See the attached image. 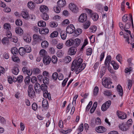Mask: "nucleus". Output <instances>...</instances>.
Returning <instances> with one entry per match:
<instances>
[{"mask_svg": "<svg viewBox=\"0 0 134 134\" xmlns=\"http://www.w3.org/2000/svg\"><path fill=\"white\" fill-rule=\"evenodd\" d=\"M82 59L81 58H79L78 60H75L72 64L71 70L72 71L76 70L75 73L78 74L83 70L85 68L86 64L85 63H82Z\"/></svg>", "mask_w": 134, "mask_h": 134, "instance_id": "1", "label": "nucleus"}, {"mask_svg": "<svg viewBox=\"0 0 134 134\" xmlns=\"http://www.w3.org/2000/svg\"><path fill=\"white\" fill-rule=\"evenodd\" d=\"M85 10L86 12L88 14L94 21H95L98 20L99 16L96 13H93L91 10L87 8H85Z\"/></svg>", "mask_w": 134, "mask_h": 134, "instance_id": "2", "label": "nucleus"}, {"mask_svg": "<svg viewBox=\"0 0 134 134\" xmlns=\"http://www.w3.org/2000/svg\"><path fill=\"white\" fill-rule=\"evenodd\" d=\"M111 83L112 82L110 79L105 78L102 79V84L105 87L108 88H111Z\"/></svg>", "mask_w": 134, "mask_h": 134, "instance_id": "3", "label": "nucleus"}, {"mask_svg": "<svg viewBox=\"0 0 134 134\" xmlns=\"http://www.w3.org/2000/svg\"><path fill=\"white\" fill-rule=\"evenodd\" d=\"M129 19L128 20V21H129V22L125 24L124 28L125 29H129L131 26V24H132V28H133L134 27L132 16L131 14H130L129 15Z\"/></svg>", "mask_w": 134, "mask_h": 134, "instance_id": "4", "label": "nucleus"}, {"mask_svg": "<svg viewBox=\"0 0 134 134\" xmlns=\"http://www.w3.org/2000/svg\"><path fill=\"white\" fill-rule=\"evenodd\" d=\"M111 103V101L108 100L103 104L101 107V109L103 111H106L110 107Z\"/></svg>", "mask_w": 134, "mask_h": 134, "instance_id": "5", "label": "nucleus"}, {"mask_svg": "<svg viewBox=\"0 0 134 134\" xmlns=\"http://www.w3.org/2000/svg\"><path fill=\"white\" fill-rule=\"evenodd\" d=\"M130 35L131 38V39L130 40V41H129V35L127 34L126 33H125L124 34V37L125 39V41L126 42H127L128 43H130L132 44L131 43H130V42H133L134 41V36L133 35H131V34H130Z\"/></svg>", "mask_w": 134, "mask_h": 134, "instance_id": "6", "label": "nucleus"}, {"mask_svg": "<svg viewBox=\"0 0 134 134\" xmlns=\"http://www.w3.org/2000/svg\"><path fill=\"white\" fill-rule=\"evenodd\" d=\"M69 8L73 12L77 13L78 12L77 7L74 3H70L69 5Z\"/></svg>", "mask_w": 134, "mask_h": 134, "instance_id": "7", "label": "nucleus"}, {"mask_svg": "<svg viewBox=\"0 0 134 134\" xmlns=\"http://www.w3.org/2000/svg\"><path fill=\"white\" fill-rule=\"evenodd\" d=\"M75 28L72 24H70L66 27V31L67 33L71 34L73 33L75 30Z\"/></svg>", "mask_w": 134, "mask_h": 134, "instance_id": "8", "label": "nucleus"}, {"mask_svg": "<svg viewBox=\"0 0 134 134\" xmlns=\"http://www.w3.org/2000/svg\"><path fill=\"white\" fill-rule=\"evenodd\" d=\"M116 114L119 118L120 119H124L127 118L126 114L118 110L116 111Z\"/></svg>", "mask_w": 134, "mask_h": 134, "instance_id": "9", "label": "nucleus"}, {"mask_svg": "<svg viewBox=\"0 0 134 134\" xmlns=\"http://www.w3.org/2000/svg\"><path fill=\"white\" fill-rule=\"evenodd\" d=\"M28 94L29 97H31L33 96L35 92L33 88V86L31 85H29L28 91Z\"/></svg>", "mask_w": 134, "mask_h": 134, "instance_id": "10", "label": "nucleus"}, {"mask_svg": "<svg viewBox=\"0 0 134 134\" xmlns=\"http://www.w3.org/2000/svg\"><path fill=\"white\" fill-rule=\"evenodd\" d=\"M51 61V58L48 55L44 57L43 58V62L45 65H49Z\"/></svg>", "mask_w": 134, "mask_h": 134, "instance_id": "11", "label": "nucleus"}, {"mask_svg": "<svg viewBox=\"0 0 134 134\" xmlns=\"http://www.w3.org/2000/svg\"><path fill=\"white\" fill-rule=\"evenodd\" d=\"M87 20V16L86 14L82 13L79 16L78 21L81 23H83Z\"/></svg>", "mask_w": 134, "mask_h": 134, "instance_id": "12", "label": "nucleus"}, {"mask_svg": "<svg viewBox=\"0 0 134 134\" xmlns=\"http://www.w3.org/2000/svg\"><path fill=\"white\" fill-rule=\"evenodd\" d=\"M48 7L44 5H41L40 7V11L42 14L47 13L48 12Z\"/></svg>", "mask_w": 134, "mask_h": 134, "instance_id": "13", "label": "nucleus"}, {"mask_svg": "<svg viewBox=\"0 0 134 134\" xmlns=\"http://www.w3.org/2000/svg\"><path fill=\"white\" fill-rule=\"evenodd\" d=\"M96 131L98 133H103L106 131L105 128L102 126H99L96 128Z\"/></svg>", "mask_w": 134, "mask_h": 134, "instance_id": "14", "label": "nucleus"}, {"mask_svg": "<svg viewBox=\"0 0 134 134\" xmlns=\"http://www.w3.org/2000/svg\"><path fill=\"white\" fill-rule=\"evenodd\" d=\"M27 7L31 10H34L36 7V5L35 3L32 1H29L27 3Z\"/></svg>", "mask_w": 134, "mask_h": 134, "instance_id": "15", "label": "nucleus"}, {"mask_svg": "<svg viewBox=\"0 0 134 134\" xmlns=\"http://www.w3.org/2000/svg\"><path fill=\"white\" fill-rule=\"evenodd\" d=\"M119 128L121 130L125 131L127 130L129 127V126L123 123L119 125Z\"/></svg>", "mask_w": 134, "mask_h": 134, "instance_id": "16", "label": "nucleus"}, {"mask_svg": "<svg viewBox=\"0 0 134 134\" xmlns=\"http://www.w3.org/2000/svg\"><path fill=\"white\" fill-rule=\"evenodd\" d=\"M77 51L76 48L72 47H71L68 50V53L70 55H73L75 54Z\"/></svg>", "mask_w": 134, "mask_h": 134, "instance_id": "17", "label": "nucleus"}, {"mask_svg": "<svg viewBox=\"0 0 134 134\" xmlns=\"http://www.w3.org/2000/svg\"><path fill=\"white\" fill-rule=\"evenodd\" d=\"M117 91L118 94L120 96H122L123 94V90L121 86L118 85L117 87Z\"/></svg>", "mask_w": 134, "mask_h": 134, "instance_id": "18", "label": "nucleus"}, {"mask_svg": "<svg viewBox=\"0 0 134 134\" xmlns=\"http://www.w3.org/2000/svg\"><path fill=\"white\" fill-rule=\"evenodd\" d=\"M39 54L41 57H43V58L48 55L46 51L43 49L40 51Z\"/></svg>", "mask_w": 134, "mask_h": 134, "instance_id": "19", "label": "nucleus"}, {"mask_svg": "<svg viewBox=\"0 0 134 134\" xmlns=\"http://www.w3.org/2000/svg\"><path fill=\"white\" fill-rule=\"evenodd\" d=\"M49 32L48 29L47 28L41 29L39 30V32L42 34H47Z\"/></svg>", "mask_w": 134, "mask_h": 134, "instance_id": "20", "label": "nucleus"}, {"mask_svg": "<svg viewBox=\"0 0 134 134\" xmlns=\"http://www.w3.org/2000/svg\"><path fill=\"white\" fill-rule=\"evenodd\" d=\"M21 15L23 18L25 19H27L29 16L28 12L24 11H22Z\"/></svg>", "mask_w": 134, "mask_h": 134, "instance_id": "21", "label": "nucleus"}, {"mask_svg": "<svg viewBox=\"0 0 134 134\" xmlns=\"http://www.w3.org/2000/svg\"><path fill=\"white\" fill-rule=\"evenodd\" d=\"M15 31L16 34L20 35H22L23 33V30L20 27H16L15 28Z\"/></svg>", "mask_w": 134, "mask_h": 134, "instance_id": "22", "label": "nucleus"}, {"mask_svg": "<svg viewBox=\"0 0 134 134\" xmlns=\"http://www.w3.org/2000/svg\"><path fill=\"white\" fill-rule=\"evenodd\" d=\"M23 39L25 42L28 43H30L31 41V37L28 34L24 36Z\"/></svg>", "mask_w": 134, "mask_h": 134, "instance_id": "23", "label": "nucleus"}, {"mask_svg": "<svg viewBox=\"0 0 134 134\" xmlns=\"http://www.w3.org/2000/svg\"><path fill=\"white\" fill-rule=\"evenodd\" d=\"M73 45L75 46H78L80 44V40L78 38L73 39Z\"/></svg>", "mask_w": 134, "mask_h": 134, "instance_id": "24", "label": "nucleus"}, {"mask_svg": "<svg viewBox=\"0 0 134 134\" xmlns=\"http://www.w3.org/2000/svg\"><path fill=\"white\" fill-rule=\"evenodd\" d=\"M58 5L61 7H63L65 5L66 2L65 0H59L58 2Z\"/></svg>", "mask_w": 134, "mask_h": 134, "instance_id": "25", "label": "nucleus"}, {"mask_svg": "<svg viewBox=\"0 0 134 134\" xmlns=\"http://www.w3.org/2000/svg\"><path fill=\"white\" fill-rule=\"evenodd\" d=\"M41 45L42 47L43 48L46 49L48 46L49 43L47 41H44L41 42Z\"/></svg>", "mask_w": 134, "mask_h": 134, "instance_id": "26", "label": "nucleus"}, {"mask_svg": "<svg viewBox=\"0 0 134 134\" xmlns=\"http://www.w3.org/2000/svg\"><path fill=\"white\" fill-rule=\"evenodd\" d=\"M33 38L34 40L36 42H38L41 40V36L36 34L33 35Z\"/></svg>", "mask_w": 134, "mask_h": 134, "instance_id": "27", "label": "nucleus"}, {"mask_svg": "<svg viewBox=\"0 0 134 134\" xmlns=\"http://www.w3.org/2000/svg\"><path fill=\"white\" fill-rule=\"evenodd\" d=\"M43 97L46 98H48L49 100L51 99L50 94L49 93H48V91H46L43 92Z\"/></svg>", "mask_w": 134, "mask_h": 134, "instance_id": "28", "label": "nucleus"}, {"mask_svg": "<svg viewBox=\"0 0 134 134\" xmlns=\"http://www.w3.org/2000/svg\"><path fill=\"white\" fill-rule=\"evenodd\" d=\"M18 52L20 54L21 56H23L26 53L25 48L23 47L19 48Z\"/></svg>", "mask_w": 134, "mask_h": 134, "instance_id": "29", "label": "nucleus"}, {"mask_svg": "<svg viewBox=\"0 0 134 134\" xmlns=\"http://www.w3.org/2000/svg\"><path fill=\"white\" fill-rule=\"evenodd\" d=\"M73 39H70L67 40L65 42L66 45L68 47H70L73 45Z\"/></svg>", "mask_w": 134, "mask_h": 134, "instance_id": "30", "label": "nucleus"}, {"mask_svg": "<svg viewBox=\"0 0 134 134\" xmlns=\"http://www.w3.org/2000/svg\"><path fill=\"white\" fill-rule=\"evenodd\" d=\"M3 28L7 31L11 29V26L8 23H5L3 25Z\"/></svg>", "mask_w": 134, "mask_h": 134, "instance_id": "31", "label": "nucleus"}, {"mask_svg": "<svg viewBox=\"0 0 134 134\" xmlns=\"http://www.w3.org/2000/svg\"><path fill=\"white\" fill-rule=\"evenodd\" d=\"M19 71L18 68L16 67H14L13 68L12 70L13 73L15 75H16L18 74Z\"/></svg>", "mask_w": 134, "mask_h": 134, "instance_id": "32", "label": "nucleus"}, {"mask_svg": "<svg viewBox=\"0 0 134 134\" xmlns=\"http://www.w3.org/2000/svg\"><path fill=\"white\" fill-rule=\"evenodd\" d=\"M72 129H71L68 128L66 130H62L61 131V132L64 134H67L70 133Z\"/></svg>", "mask_w": 134, "mask_h": 134, "instance_id": "33", "label": "nucleus"}, {"mask_svg": "<svg viewBox=\"0 0 134 134\" xmlns=\"http://www.w3.org/2000/svg\"><path fill=\"white\" fill-rule=\"evenodd\" d=\"M110 64L113 66L114 69L117 70L119 68L118 65L114 61L112 60Z\"/></svg>", "mask_w": 134, "mask_h": 134, "instance_id": "34", "label": "nucleus"}, {"mask_svg": "<svg viewBox=\"0 0 134 134\" xmlns=\"http://www.w3.org/2000/svg\"><path fill=\"white\" fill-rule=\"evenodd\" d=\"M91 24V22L89 21H87L83 25V28L85 29L88 28Z\"/></svg>", "mask_w": 134, "mask_h": 134, "instance_id": "35", "label": "nucleus"}, {"mask_svg": "<svg viewBox=\"0 0 134 134\" xmlns=\"http://www.w3.org/2000/svg\"><path fill=\"white\" fill-rule=\"evenodd\" d=\"M48 105V102L47 99H43L42 102V106L44 108H47Z\"/></svg>", "mask_w": 134, "mask_h": 134, "instance_id": "36", "label": "nucleus"}, {"mask_svg": "<svg viewBox=\"0 0 134 134\" xmlns=\"http://www.w3.org/2000/svg\"><path fill=\"white\" fill-rule=\"evenodd\" d=\"M57 54L58 57L61 58L63 56L64 54V52L62 50H59L57 51Z\"/></svg>", "mask_w": 134, "mask_h": 134, "instance_id": "37", "label": "nucleus"}, {"mask_svg": "<svg viewBox=\"0 0 134 134\" xmlns=\"http://www.w3.org/2000/svg\"><path fill=\"white\" fill-rule=\"evenodd\" d=\"M61 38L63 40H65L67 36V34L64 31H62L60 33Z\"/></svg>", "mask_w": 134, "mask_h": 134, "instance_id": "38", "label": "nucleus"}, {"mask_svg": "<svg viewBox=\"0 0 134 134\" xmlns=\"http://www.w3.org/2000/svg\"><path fill=\"white\" fill-rule=\"evenodd\" d=\"M38 25L39 27H45L46 26V23L43 21L41 20L38 22Z\"/></svg>", "mask_w": 134, "mask_h": 134, "instance_id": "39", "label": "nucleus"}, {"mask_svg": "<svg viewBox=\"0 0 134 134\" xmlns=\"http://www.w3.org/2000/svg\"><path fill=\"white\" fill-rule=\"evenodd\" d=\"M11 52L13 55L16 54L18 53V51L16 47H13L11 49Z\"/></svg>", "mask_w": 134, "mask_h": 134, "instance_id": "40", "label": "nucleus"}, {"mask_svg": "<svg viewBox=\"0 0 134 134\" xmlns=\"http://www.w3.org/2000/svg\"><path fill=\"white\" fill-rule=\"evenodd\" d=\"M42 19L45 20H47L49 19V16L47 13H44L41 15Z\"/></svg>", "mask_w": 134, "mask_h": 134, "instance_id": "41", "label": "nucleus"}, {"mask_svg": "<svg viewBox=\"0 0 134 134\" xmlns=\"http://www.w3.org/2000/svg\"><path fill=\"white\" fill-rule=\"evenodd\" d=\"M12 59L13 61L15 62L19 63L20 62V60L19 58L14 55L12 56Z\"/></svg>", "mask_w": 134, "mask_h": 134, "instance_id": "42", "label": "nucleus"}, {"mask_svg": "<svg viewBox=\"0 0 134 134\" xmlns=\"http://www.w3.org/2000/svg\"><path fill=\"white\" fill-rule=\"evenodd\" d=\"M2 42L4 44H8L9 43L8 38L7 37L3 38L2 40Z\"/></svg>", "mask_w": 134, "mask_h": 134, "instance_id": "43", "label": "nucleus"}, {"mask_svg": "<svg viewBox=\"0 0 134 134\" xmlns=\"http://www.w3.org/2000/svg\"><path fill=\"white\" fill-rule=\"evenodd\" d=\"M116 59L121 64L122 63V58L121 55L120 54H118L116 57Z\"/></svg>", "mask_w": 134, "mask_h": 134, "instance_id": "44", "label": "nucleus"}, {"mask_svg": "<svg viewBox=\"0 0 134 134\" xmlns=\"http://www.w3.org/2000/svg\"><path fill=\"white\" fill-rule=\"evenodd\" d=\"M99 88L97 86H96L93 90V94L94 96H96L98 92Z\"/></svg>", "mask_w": 134, "mask_h": 134, "instance_id": "45", "label": "nucleus"}, {"mask_svg": "<svg viewBox=\"0 0 134 134\" xmlns=\"http://www.w3.org/2000/svg\"><path fill=\"white\" fill-rule=\"evenodd\" d=\"M53 10L55 12L57 13H59L61 10L60 8L58 5L54 7L53 8Z\"/></svg>", "mask_w": 134, "mask_h": 134, "instance_id": "46", "label": "nucleus"}, {"mask_svg": "<svg viewBox=\"0 0 134 134\" xmlns=\"http://www.w3.org/2000/svg\"><path fill=\"white\" fill-rule=\"evenodd\" d=\"M82 30L80 29H78L75 31V35L77 36L81 34L82 32Z\"/></svg>", "mask_w": 134, "mask_h": 134, "instance_id": "47", "label": "nucleus"}, {"mask_svg": "<svg viewBox=\"0 0 134 134\" xmlns=\"http://www.w3.org/2000/svg\"><path fill=\"white\" fill-rule=\"evenodd\" d=\"M58 35V32L57 31H54L51 34L50 37L51 38H54L57 37Z\"/></svg>", "mask_w": 134, "mask_h": 134, "instance_id": "48", "label": "nucleus"}, {"mask_svg": "<svg viewBox=\"0 0 134 134\" xmlns=\"http://www.w3.org/2000/svg\"><path fill=\"white\" fill-rule=\"evenodd\" d=\"M89 29L91 32L94 33L96 31L97 27L96 26L94 25L90 27Z\"/></svg>", "mask_w": 134, "mask_h": 134, "instance_id": "49", "label": "nucleus"}, {"mask_svg": "<svg viewBox=\"0 0 134 134\" xmlns=\"http://www.w3.org/2000/svg\"><path fill=\"white\" fill-rule=\"evenodd\" d=\"M103 94L105 96H109L111 95V92L108 90L104 91L103 92Z\"/></svg>", "mask_w": 134, "mask_h": 134, "instance_id": "50", "label": "nucleus"}, {"mask_svg": "<svg viewBox=\"0 0 134 134\" xmlns=\"http://www.w3.org/2000/svg\"><path fill=\"white\" fill-rule=\"evenodd\" d=\"M40 85L38 83H36L34 86L35 89L36 91L39 90L41 88Z\"/></svg>", "mask_w": 134, "mask_h": 134, "instance_id": "51", "label": "nucleus"}, {"mask_svg": "<svg viewBox=\"0 0 134 134\" xmlns=\"http://www.w3.org/2000/svg\"><path fill=\"white\" fill-rule=\"evenodd\" d=\"M92 52V49L90 48H88L86 52V54L87 55H91Z\"/></svg>", "mask_w": 134, "mask_h": 134, "instance_id": "52", "label": "nucleus"}, {"mask_svg": "<svg viewBox=\"0 0 134 134\" xmlns=\"http://www.w3.org/2000/svg\"><path fill=\"white\" fill-rule=\"evenodd\" d=\"M83 130V124H81L79 126L77 129L79 132H81Z\"/></svg>", "mask_w": 134, "mask_h": 134, "instance_id": "53", "label": "nucleus"}, {"mask_svg": "<svg viewBox=\"0 0 134 134\" xmlns=\"http://www.w3.org/2000/svg\"><path fill=\"white\" fill-rule=\"evenodd\" d=\"M57 57L55 56H53L52 57V61L54 64H55L57 62Z\"/></svg>", "mask_w": 134, "mask_h": 134, "instance_id": "54", "label": "nucleus"}, {"mask_svg": "<svg viewBox=\"0 0 134 134\" xmlns=\"http://www.w3.org/2000/svg\"><path fill=\"white\" fill-rule=\"evenodd\" d=\"M132 81L131 80H129L127 81V86L129 90H130L132 86Z\"/></svg>", "mask_w": 134, "mask_h": 134, "instance_id": "55", "label": "nucleus"}, {"mask_svg": "<svg viewBox=\"0 0 134 134\" xmlns=\"http://www.w3.org/2000/svg\"><path fill=\"white\" fill-rule=\"evenodd\" d=\"M58 24L54 22H51L50 23V26L52 27H57Z\"/></svg>", "mask_w": 134, "mask_h": 134, "instance_id": "56", "label": "nucleus"}, {"mask_svg": "<svg viewBox=\"0 0 134 134\" xmlns=\"http://www.w3.org/2000/svg\"><path fill=\"white\" fill-rule=\"evenodd\" d=\"M25 50L26 53H30L31 51V48L29 46H26L25 47Z\"/></svg>", "mask_w": 134, "mask_h": 134, "instance_id": "57", "label": "nucleus"}, {"mask_svg": "<svg viewBox=\"0 0 134 134\" xmlns=\"http://www.w3.org/2000/svg\"><path fill=\"white\" fill-rule=\"evenodd\" d=\"M16 25L18 26H21L22 24V22L20 19H17L15 21Z\"/></svg>", "mask_w": 134, "mask_h": 134, "instance_id": "58", "label": "nucleus"}, {"mask_svg": "<svg viewBox=\"0 0 134 134\" xmlns=\"http://www.w3.org/2000/svg\"><path fill=\"white\" fill-rule=\"evenodd\" d=\"M47 87L45 85H41V89L43 91V92H45L46 91H47Z\"/></svg>", "mask_w": 134, "mask_h": 134, "instance_id": "59", "label": "nucleus"}, {"mask_svg": "<svg viewBox=\"0 0 134 134\" xmlns=\"http://www.w3.org/2000/svg\"><path fill=\"white\" fill-rule=\"evenodd\" d=\"M58 76V73L56 72L54 73L52 75V77L53 79L54 80H57Z\"/></svg>", "mask_w": 134, "mask_h": 134, "instance_id": "60", "label": "nucleus"}, {"mask_svg": "<svg viewBox=\"0 0 134 134\" xmlns=\"http://www.w3.org/2000/svg\"><path fill=\"white\" fill-rule=\"evenodd\" d=\"M132 68L131 67L126 68L125 70V73L129 72L130 73L132 71Z\"/></svg>", "mask_w": 134, "mask_h": 134, "instance_id": "61", "label": "nucleus"}, {"mask_svg": "<svg viewBox=\"0 0 134 134\" xmlns=\"http://www.w3.org/2000/svg\"><path fill=\"white\" fill-rule=\"evenodd\" d=\"M127 14L125 15L122 17V21L125 22H126L128 20L127 18Z\"/></svg>", "mask_w": 134, "mask_h": 134, "instance_id": "62", "label": "nucleus"}, {"mask_svg": "<svg viewBox=\"0 0 134 134\" xmlns=\"http://www.w3.org/2000/svg\"><path fill=\"white\" fill-rule=\"evenodd\" d=\"M23 76L22 75L19 76L17 78V81L18 82H21L23 80Z\"/></svg>", "mask_w": 134, "mask_h": 134, "instance_id": "63", "label": "nucleus"}, {"mask_svg": "<svg viewBox=\"0 0 134 134\" xmlns=\"http://www.w3.org/2000/svg\"><path fill=\"white\" fill-rule=\"evenodd\" d=\"M42 75L45 77H49V74L48 71H44L43 72Z\"/></svg>", "mask_w": 134, "mask_h": 134, "instance_id": "64", "label": "nucleus"}]
</instances>
